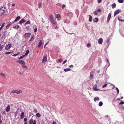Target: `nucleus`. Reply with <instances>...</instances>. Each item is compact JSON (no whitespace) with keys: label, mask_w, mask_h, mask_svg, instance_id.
<instances>
[{"label":"nucleus","mask_w":124,"mask_h":124,"mask_svg":"<svg viewBox=\"0 0 124 124\" xmlns=\"http://www.w3.org/2000/svg\"><path fill=\"white\" fill-rule=\"evenodd\" d=\"M11 53H12L11 52H7L5 53V54H6L7 55V54H11Z\"/></svg>","instance_id":"obj_43"},{"label":"nucleus","mask_w":124,"mask_h":124,"mask_svg":"<svg viewBox=\"0 0 124 124\" xmlns=\"http://www.w3.org/2000/svg\"><path fill=\"white\" fill-rule=\"evenodd\" d=\"M14 23L13 21L12 22H9L8 23V24L6 26V28H8L11 25L13 24Z\"/></svg>","instance_id":"obj_8"},{"label":"nucleus","mask_w":124,"mask_h":124,"mask_svg":"<svg viewBox=\"0 0 124 124\" xmlns=\"http://www.w3.org/2000/svg\"><path fill=\"white\" fill-rule=\"evenodd\" d=\"M103 39L102 38H101L99 39L98 40V43L99 44H101L103 42Z\"/></svg>","instance_id":"obj_15"},{"label":"nucleus","mask_w":124,"mask_h":124,"mask_svg":"<svg viewBox=\"0 0 124 124\" xmlns=\"http://www.w3.org/2000/svg\"><path fill=\"white\" fill-rule=\"evenodd\" d=\"M116 90L117 91V94H118L119 93V90L118 89V88L117 87H116Z\"/></svg>","instance_id":"obj_41"},{"label":"nucleus","mask_w":124,"mask_h":124,"mask_svg":"<svg viewBox=\"0 0 124 124\" xmlns=\"http://www.w3.org/2000/svg\"><path fill=\"white\" fill-rule=\"evenodd\" d=\"M56 17L58 19L59 18L60 15L58 14H57L56 15Z\"/></svg>","instance_id":"obj_37"},{"label":"nucleus","mask_w":124,"mask_h":124,"mask_svg":"<svg viewBox=\"0 0 124 124\" xmlns=\"http://www.w3.org/2000/svg\"><path fill=\"white\" fill-rule=\"evenodd\" d=\"M111 17V14L110 13L108 14V18L107 20V21L108 22L109 21L110 19V18Z\"/></svg>","instance_id":"obj_17"},{"label":"nucleus","mask_w":124,"mask_h":124,"mask_svg":"<svg viewBox=\"0 0 124 124\" xmlns=\"http://www.w3.org/2000/svg\"><path fill=\"white\" fill-rule=\"evenodd\" d=\"M11 46V44H8L6 45L5 47V49L6 50H8L9 49Z\"/></svg>","instance_id":"obj_11"},{"label":"nucleus","mask_w":124,"mask_h":124,"mask_svg":"<svg viewBox=\"0 0 124 124\" xmlns=\"http://www.w3.org/2000/svg\"><path fill=\"white\" fill-rule=\"evenodd\" d=\"M0 75L3 77H5V75L2 73H1L0 74Z\"/></svg>","instance_id":"obj_39"},{"label":"nucleus","mask_w":124,"mask_h":124,"mask_svg":"<svg viewBox=\"0 0 124 124\" xmlns=\"http://www.w3.org/2000/svg\"><path fill=\"white\" fill-rule=\"evenodd\" d=\"M94 73V72L93 71H92L90 72V78L91 79H92L93 78V74L91 73Z\"/></svg>","instance_id":"obj_14"},{"label":"nucleus","mask_w":124,"mask_h":124,"mask_svg":"<svg viewBox=\"0 0 124 124\" xmlns=\"http://www.w3.org/2000/svg\"><path fill=\"white\" fill-rule=\"evenodd\" d=\"M36 115L38 117H40L41 116L40 114L39 113H37V114H36Z\"/></svg>","instance_id":"obj_32"},{"label":"nucleus","mask_w":124,"mask_h":124,"mask_svg":"<svg viewBox=\"0 0 124 124\" xmlns=\"http://www.w3.org/2000/svg\"><path fill=\"white\" fill-rule=\"evenodd\" d=\"M58 61L60 62H61L62 61V60L61 59H60L58 60Z\"/></svg>","instance_id":"obj_58"},{"label":"nucleus","mask_w":124,"mask_h":124,"mask_svg":"<svg viewBox=\"0 0 124 124\" xmlns=\"http://www.w3.org/2000/svg\"><path fill=\"white\" fill-rule=\"evenodd\" d=\"M107 85V84H105L104 85H103L102 86L103 88H104Z\"/></svg>","instance_id":"obj_47"},{"label":"nucleus","mask_w":124,"mask_h":124,"mask_svg":"<svg viewBox=\"0 0 124 124\" xmlns=\"http://www.w3.org/2000/svg\"><path fill=\"white\" fill-rule=\"evenodd\" d=\"M19 27V26L16 24L14 25L13 26V28L15 29H18Z\"/></svg>","instance_id":"obj_18"},{"label":"nucleus","mask_w":124,"mask_h":124,"mask_svg":"<svg viewBox=\"0 0 124 124\" xmlns=\"http://www.w3.org/2000/svg\"><path fill=\"white\" fill-rule=\"evenodd\" d=\"M29 15H26V16L24 17L23 19H24V20L25 21V22L29 19Z\"/></svg>","instance_id":"obj_6"},{"label":"nucleus","mask_w":124,"mask_h":124,"mask_svg":"<svg viewBox=\"0 0 124 124\" xmlns=\"http://www.w3.org/2000/svg\"><path fill=\"white\" fill-rule=\"evenodd\" d=\"M20 53H18L17 54H14L12 55V56L15 57L18 55Z\"/></svg>","instance_id":"obj_42"},{"label":"nucleus","mask_w":124,"mask_h":124,"mask_svg":"<svg viewBox=\"0 0 124 124\" xmlns=\"http://www.w3.org/2000/svg\"><path fill=\"white\" fill-rule=\"evenodd\" d=\"M109 41V39H108L107 40V43H108Z\"/></svg>","instance_id":"obj_59"},{"label":"nucleus","mask_w":124,"mask_h":124,"mask_svg":"<svg viewBox=\"0 0 124 124\" xmlns=\"http://www.w3.org/2000/svg\"><path fill=\"white\" fill-rule=\"evenodd\" d=\"M116 4L115 3H114L113 4L111 5L112 7V8H115L116 7Z\"/></svg>","instance_id":"obj_30"},{"label":"nucleus","mask_w":124,"mask_h":124,"mask_svg":"<svg viewBox=\"0 0 124 124\" xmlns=\"http://www.w3.org/2000/svg\"><path fill=\"white\" fill-rule=\"evenodd\" d=\"M73 66L72 65H70L69 66V67L70 68H73Z\"/></svg>","instance_id":"obj_52"},{"label":"nucleus","mask_w":124,"mask_h":124,"mask_svg":"<svg viewBox=\"0 0 124 124\" xmlns=\"http://www.w3.org/2000/svg\"><path fill=\"white\" fill-rule=\"evenodd\" d=\"M24 117V113L23 112H22L20 115V118L21 119H23Z\"/></svg>","instance_id":"obj_16"},{"label":"nucleus","mask_w":124,"mask_h":124,"mask_svg":"<svg viewBox=\"0 0 124 124\" xmlns=\"http://www.w3.org/2000/svg\"><path fill=\"white\" fill-rule=\"evenodd\" d=\"M3 48V45L0 44V51Z\"/></svg>","instance_id":"obj_33"},{"label":"nucleus","mask_w":124,"mask_h":124,"mask_svg":"<svg viewBox=\"0 0 124 124\" xmlns=\"http://www.w3.org/2000/svg\"><path fill=\"white\" fill-rule=\"evenodd\" d=\"M102 0H98L97 2L99 3H100L101 2Z\"/></svg>","instance_id":"obj_48"},{"label":"nucleus","mask_w":124,"mask_h":124,"mask_svg":"<svg viewBox=\"0 0 124 124\" xmlns=\"http://www.w3.org/2000/svg\"><path fill=\"white\" fill-rule=\"evenodd\" d=\"M6 38V35L5 34H3L2 36V38L4 39H5Z\"/></svg>","instance_id":"obj_36"},{"label":"nucleus","mask_w":124,"mask_h":124,"mask_svg":"<svg viewBox=\"0 0 124 124\" xmlns=\"http://www.w3.org/2000/svg\"><path fill=\"white\" fill-rule=\"evenodd\" d=\"M91 46V44L90 43H88L87 45V47H90Z\"/></svg>","instance_id":"obj_49"},{"label":"nucleus","mask_w":124,"mask_h":124,"mask_svg":"<svg viewBox=\"0 0 124 124\" xmlns=\"http://www.w3.org/2000/svg\"><path fill=\"white\" fill-rule=\"evenodd\" d=\"M101 11V10L100 9H98L97 10V12H100Z\"/></svg>","instance_id":"obj_50"},{"label":"nucleus","mask_w":124,"mask_h":124,"mask_svg":"<svg viewBox=\"0 0 124 124\" xmlns=\"http://www.w3.org/2000/svg\"><path fill=\"white\" fill-rule=\"evenodd\" d=\"M25 22V21L24 20V19H23V18L19 21V22L20 23L22 24Z\"/></svg>","instance_id":"obj_23"},{"label":"nucleus","mask_w":124,"mask_h":124,"mask_svg":"<svg viewBox=\"0 0 124 124\" xmlns=\"http://www.w3.org/2000/svg\"><path fill=\"white\" fill-rule=\"evenodd\" d=\"M34 36H32L31 37V38L29 40V42L32 41L34 39Z\"/></svg>","instance_id":"obj_27"},{"label":"nucleus","mask_w":124,"mask_h":124,"mask_svg":"<svg viewBox=\"0 0 124 124\" xmlns=\"http://www.w3.org/2000/svg\"><path fill=\"white\" fill-rule=\"evenodd\" d=\"M49 18L50 20V21L51 23L54 24H55L56 23L55 21L54 20L53 16L52 15H50L49 16Z\"/></svg>","instance_id":"obj_1"},{"label":"nucleus","mask_w":124,"mask_h":124,"mask_svg":"<svg viewBox=\"0 0 124 124\" xmlns=\"http://www.w3.org/2000/svg\"><path fill=\"white\" fill-rule=\"evenodd\" d=\"M31 23V22L30 21H27L25 24V25H26L28 24H30Z\"/></svg>","instance_id":"obj_29"},{"label":"nucleus","mask_w":124,"mask_h":124,"mask_svg":"<svg viewBox=\"0 0 124 124\" xmlns=\"http://www.w3.org/2000/svg\"><path fill=\"white\" fill-rule=\"evenodd\" d=\"M70 70H71V69L69 68H66L64 69V71L65 72H67Z\"/></svg>","instance_id":"obj_24"},{"label":"nucleus","mask_w":124,"mask_h":124,"mask_svg":"<svg viewBox=\"0 0 124 124\" xmlns=\"http://www.w3.org/2000/svg\"><path fill=\"white\" fill-rule=\"evenodd\" d=\"M22 92V91L21 90H14L12 91L11 93H16L17 94H19Z\"/></svg>","instance_id":"obj_2"},{"label":"nucleus","mask_w":124,"mask_h":124,"mask_svg":"<svg viewBox=\"0 0 124 124\" xmlns=\"http://www.w3.org/2000/svg\"><path fill=\"white\" fill-rule=\"evenodd\" d=\"M121 11L120 9H118L116 10L114 13V16L115 17L117 14L120 12Z\"/></svg>","instance_id":"obj_7"},{"label":"nucleus","mask_w":124,"mask_h":124,"mask_svg":"<svg viewBox=\"0 0 124 124\" xmlns=\"http://www.w3.org/2000/svg\"><path fill=\"white\" fill-rule=\"evenodd\" d=\"M119 16H118V20L120 21H123V22H124V20H122V19H119Z\"/></svg>","instance_id":"obj_45"},{"label":"nucleus","mask_w":124,"mask_h":124,"mask_svg":"<svg viewBox=\"0 0 124 124\" xmlns=\"http://www.w3.org/2000/svg\"><path fill=\"white\" fill-rule=\"evenodd\" d=\"M97 85L96 84L95 85H94V86H93V90L95 91H99V89H98L97 88Z\"/></svg>","instance_id":"obj_9"},{"label":"nucleus","mask_w":124,"mask_h":124,"mask_svg":"<svg viewBox=\"0 0 124 124\" xmlns=\"http://www.w3.org/2000/svg\"><path fill=\"white\" fill-rule=\"evenodd\" d=\"M100 98L99 97H94V98L93 100L95 101H98L99 100Z\"/></svg>","instance_id":"obj_22"},{"label":"nucleus","mask_w":124,"mask_h":124,"mask_svg":"<svg viewBox=\"0 0 124 124\" xmlns=\"http://www.w3.org/2000/svg\"><path fill=\"white\" fill-rule=\"evenodd\" d=\"M24 121L25 122L26 121H27V119L26 118H25L24 119Z\"/></svg>","instance_id":"obj_57"},{"label":"nucleus","mask_w":124,"mask_h":124,"mask_svg":"<svg viewBox=\"0 0 124 124\" xmlns=\"http://www.w3.org/2000/svg\"><path fill=\"white\" fill-rule=\"evenodd\" d=\"M30 27L29 26H28L27 27H26V28H27V29H29V28Z\"/></svg>","instance_id":"obj_63"},{"label":"nucleus","mask_w":124,"mask_h":124,"mask_svg":"<svg viewBox=\"0 0 124 124\" xmlns=\"http://www.w3.org/2000/svg\"><path fill=\"white\" fill-rule=\"evenodd\" d=\"M29 52H30L29 51V50H27L26 51V53H25V55H24L25 56L27 55L28 54Z\"/></svg>","instance_id":"obj_26"},{"label":"nucleus","mask_w":124,"mask_h":124,"mask_svg":"<svg viewBox=\"0 0 124 124\" xmlns=\"http://www.w3.org/2000/svg\"><path fill=\"white\" fill-rule=\"evenodd\" d=\"M103 105V103L102 101L99 102V105L100 106H101Z\"/></svg>","instance_id":"obj_31"},{"label":"nucleus","mask_w":124,"mask_h":124,"mask_svg":"<svg viewBox=\"0 0 124 124\" xmlns=\"http://www.w3.org/2000/svg\"><path fill=\"white\" fill-rule=\"evenodd\" d=\"M1 113L2 114H4L5 115H6V114L5 111H4V112H2Z\"/></svg>","instance_id":"obj_51"},{"label":"nucleus","mask_w":124,"mask_h":124,"mask_svg":"<svg viewBox=\"0 0 124 124\" xmlns=\"http://www.w3.org/2000/svg\"><path fill=\"white\" fill-rule=\"evenodd\" d=\"M67 61L66 60H65L62 63V64H63L67 62Z\"/></svg>","instance_id":"obj_54"},{"label":"nucleus","mask_w":124,"mask_h":124,"mask_svg":"<svg viewBox=\"0 0 124 124\" xmlns=\"http://www.w3.org/2000/svg\"><path fill=\"white\" fill-rule=\"evenodd\" d=\"M59 27L58 26H56L55 27V29H58Z\"/></svg>","instance_id":"obj_60"},{"label":"nucleus","mask_w":124,"mask_h":124,"mask_svg":"<svg viewBox=\"0 0 124 124\" xmlns=\"http://www.w3.org/2000/svg\"><path fill=\"white\" fill-rule=\"evenodd\" d=\"M34 123H36V120H33V119H31L30 120L29 124H33Z\"/></svg>","instance_id":"obj_5"},{"label":"nucleus","mask_w":124,"mask_h":124,"mask_svg":"<svg viewBox=\"0 0 124 124\" xmlns=\"http://www.w3.org/2000/svg\"><path fill=\"white\" fill-rule=\"evenodd\" d=\"M47 55L46 54L44 55L42 60V62L45 63L46 62L47 60Z\"/></svg>","instance_id":"obj_3"},{"label":"nucleus","mask_w":124,"mask_h":124,"mask_svg":"<svg viewBox=\"0 0 124 124\" xmlns=\"http://www.w3.org/2000/svg\"><path fill=\"white\" fill-rule=\"evenodd\" d=\"M21 19V17L20 16H18L16 17V18L15 19V20L13 22H16L18 21L19 20H20Z\"/></svg>","instance_id":"obj_12"},{"label":"nucleus","mask_w":124,"mask_h":124,"mask_svg":"<svg viewBox=\"0 0 124 124\" xmlns=\"http://www.w3.org/2000/svg\"><path fill=\"white\" fill-rule=\"evenodd\" d=\"M17 62H19V63L21 64L22 65L25 64V63L24 61L22 60H19Z\"/></svg>","instance_id":"obj_13"},{"label":"nucleus","mask_w":124,"mask_h":124,"mask_svg":"<svg viewBox=\"0 0 124 124\" xmlns=\"http://www.w3.org/2000/svg\"><path fill=\"white\" fill-rule=\"evenodd\" d=\"M93 21L94 22H98V18L97 17L93 19Z\"/></svg>","instance_id":"obj_21"},{"label":"nucleus","mask_w":124,"mask_h":124,"mask_svg":"<svg viewBox=\"0 0 124 124\" xmlns=\"http://www.w3.org/2000/svg\"><path fill=\"white\" fill-rule=\"evenodd\" d=\"M43 42L42 40H41L39 42V45L38 46V47H40L42 44Z\"/></svg>","instance_id":"obj_20"},{"label":"nucleus","mask_w":124,"mask_h":124,"mask_svg":"<svg viewBox=\"0 0 124 124\" xmlns=\"http://www.w3.org/2000/svg\"><path fill=\"white\" fill-rule=\"evenodd\" d=\"M22 67L23 68L26 69H27L28 68L27 67L25 66V64L23 65Z\"/></svg>","instance_id":"obj_38"},{"label":"nucleus","mask_w":124,"mask_h":124,"mask_svg":"<svg viewBox=\"0 0 124 124\" xmlns=\"http://www.w3.org/2000/svg\"><path fill=\"white\" fill-rule=\"evenodd\" d=\"M41 4L40 3L39 5V8H40L41 7Z\"/></svg>","instance_id":"obj_61"},{"label":"nucleus","mask_w":124,"mask_h":124,"mask_svg":"<svg viewBox=\"0 0 124 124\" xmlns=\"http://www.w3.org/2000/svg\"><path fill=\"white\" fill-rule=\"evenodd\" d=\"M65 7V6L64 4H63L62 5V8L63 9Z\"/></svg>","instance_id":"obj_46"},{"label":"nucleus","mask_w":124,"mask_h":124,"mask_svg":"<svg viewBox=\"0 0 124 124\" xmlns=\"http://www.w3.org/2000/svg\"><path fill=\"white\" fill-rule=\"evenodd\" d=\"M25 56L24 55L22 56H21L19 58H18L19 59H22Z\"/></svg>","instance_id":"obj_35"},{"label":"nucleus","mask_w":124,"mask_h":124,"mask_svg":"<svg viewBox=\"0 0 124 124\" xmlns=\"http://www.w3.org/2000/svg\"><path fill=\"white\" fill-rule=\"evenodd\" d=\"M34 112H35L36 113L37 112V111L36 109H35L34 110Z\"/></svg>","instance_id":"obj_55"},{"label":"nucleus","mask_w":124,"mask_h":124,"mask_svg":"<svg viewBox=\"0 0 124 124\" xmlns=\"http://www.w3.org/2000/svg\"><path fill=\"white\" fill-rule=\"evenodd\" d=\"M34 32H36L37 31V29L36 28L34 29Z\"/></svg>","instance_id":"obj_53"},{"label":"nucleus","mask_w":124,"mask_h":124,"mask_svg":"<svg viewBox=\"0 0 124 124\" xmlns=\"http://www.w3.org/2000/svg\"><path fill=\"white\" fill-rule=\"evenodd\" d=\"M93 13L95 15H98V13H97V12L96 11H94Z\"/></svg>","instance_id":"obj_40"},{"label":"nucleus","mask_w":124,"mask_h":124,"mask_svg":"<svg viewBox=\"0 0 124 124\" xmlns=\"http://www.w3.org/2000/svg\"><path fill=\"white\" fill-rule=\"evenodd\" d=\"M49 43V41H48L47 42H46V44H45V45H47L48 44V43Z\"/></svg>","instance_id":"obj_62"},{"label":"nucleus","mask_w":124,"mask_h":124,"mask_svg":"<svg viewBox=\"0 0 124 124\" xmlns=\"http://www.w3.org/2000/svg\"><path fill=\"white\" fill-rule=\"evenodd\" d=\"M120 99L119 98H118L117 99V100H119L120 101Z\"/></svg>","instance_id":"obj_64"},{"label":"nucleus","mask_w":124,"mask_h":124,"mask_svg":"<svg viewBox=\"0 0 124 124\" xmlns=\"http://www.w3.org/2000/svg\"><path fill=\"white\" fill-rule=\"evenodd\" d=\"M31 35V34L30 33H25L24 35V38H27L29 37L30 35Z\"/></svg>","instance_id":"obj_10"},{"label":"nucleus","mask_w":124,"mask_h":124,"mask_svg":"<svg viewBox=\"0 0 124 124\" xmlns=\"http://www.w3.org/2000/svg\"><path fill=\"white\" fill-rule=\"evenodd\" d=\"M10 109V106L9 105H8L6 107V111L7 112H8Z\"/></svg>","instance_id":"obj_19"},{"label":"nucleus","mask_w":124,"mask_h":124,"mask_svg":"<svg viewBox=\"0 0 124 124\" xmlns=\"http://www.w3.org/2000/svg\"><path fill=\"white\" fill-rule=\"evenodd\" d=\"M6 8L5 7H2L0 9V12L2 14H4L6 11Z\"/></svg>","instance_id":"obj_4"},{"label":"nucleus","mask_w":124,"mask_h":124,"mask_svg":"<svg viewBox=\"0 0 124 124\" xmlns=\"http://www.w3.org/2000/svg\"><path fill=\"white\" fill-rule=\"evenodd\" d=\"M124 104V102L123 101H121L120 103H119V105H122Z\"/></svg>","instance_id":"obj_44"},{"label":"nucleus","mask_w":124,"mask_h":124,"mask_svg":"<svg viewBox=\"0 0 124 124\" xmlns=\"http://www.w3.org/2000/svg\"><path fill=\"white\" fill-rule=\"evenodd\" d=\"M89 21L90 22H91L92 20V16L90 15H89Z\"/></svg>","instance_id":"obj_25"},{"label":"nucleus","mask_w":124,"mask_h":124,"mask_svg":"<svg viewBox=\"0 0 124 124\" xmlns=\"http://www.w3.org/2000/svg\"><path fill=\"white\" fill-rule=\"evenodd\" d=\"M118 2L119 3H122L124 2V0H118Z\"/></svg>","instance_id":"obj_34"},{"label":"nucleus","mask_w":124,"mask_h":124,"mask_svg":"<svg viewBox=\"0 0 124 124\" xmlns=\"http://www.w3.org/2000/svg\"><path fill=\"white\" fill-rule=\"evenodd\" d=\"M52 124H56V122H54V121H53V122Z\"/></svg>","instance_id":"obj_56"},{"label":"nucleus","mask_w":124,"mask_h":124,"mask_svg":"<svg viewBox=\"0 0 124 124\" xmlns=\"http://www.w3.org/2000/svg\"><path fill=\"white\" fill-rule=\"evenodd\" d=\"M4 24H5V23H2L1 27L0 28V30H1L3 28L4 26Z\"/></svg>","instance_id":"obj_28"}]
</instances>
